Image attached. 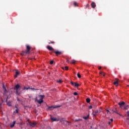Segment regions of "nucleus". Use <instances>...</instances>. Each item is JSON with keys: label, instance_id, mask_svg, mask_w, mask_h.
<instances>
[{"label": "nucleus", "instance_id": "11", "mask_svg": "<svg viewBox=\"0 0 129 129\" xmlns=\"http://www.w3.org/2000/svg\"><path fill=\"white\" fill-rule=\"evenodd\" d=\"M20 88V85L17 84L15 86V89H16V94H18V90H19V89Z\"/></svg>", "mask_w": 129, "mask_h": 129}, {"label": "nucleus", "instance_id": "38", "mask_svg": "<svg viewBox=\"0 0 129 129\" xmlns=\"http://www.w3.org/2000/svg\"><path fill=\"white\" fill-rule=\"evenodd\" d=\"M111 122H112L113 121V119H110Z\"/></svg>", "mask_w": 129, "mask_h": 129}, {"label": "nucleus", "instance_id": "42", "mask_svg": "<svg viewBox=\"0 0 129 129\" xmlns=\"http://www.w3.org/2000/svg\"><path fill=\"white\" fill-rule=\"evenodd\" d=\"M67 63H69V62H70L69 60L68 59V60H67Z\"/></svg>", "mask_w": 129, "mask_h": 129}, {"label": "nucleus", "instance_id": "36", "mask_svg": "<svg viewBox=\"0 0 129 129\" xmlns=\"http://www.w3.org/2000/svg\"><path fill=\"white\" fill-rule=\"evenodd\" d=\"M127 116H129V111L127 112Z\"/></svg>", "mask_w": 129, "mask_h": 129}, {"label": "nucleus", "instance_id": "16", "mask_svg": "<svg viewBox=\"0 0 129 129\" xmlns=\"http://www.w3.org/2000/svg\"><path fill=\"white\" fill-rule=\"evenodd\" d=\"M27 51H23L21 53V56H26V55H27Z\"/></svg>", "mask_w": 129, "mask_h": 129}, {"label": "nucleus", "instance_id": "5", "mask_svg": "<svg viewBox=\"0 0 129 129\" xmlns=\"http://www.w3.org/2000/svg\"><path fill=\"white\" fill-rule=\"evenodd\" d=\"M59 121L61 122V123H66V124H67V123H69V122L67 120H64V118L60 119Z\"/></svg>", "mask_w": 129, "mask_h": 129}, {"label": "nucleus", "instance_id": "4", "mask_svg": "<svg viewBox=\"0 0 129 129\" xmlns=\"http://www.w3.org/2000/svg\"><path fill=\"white\" fill-rule=\"evenodd\" d=\"M40 99L37 101V102L39 103V104H41L43 102V99H44V96H40Z\"/></svg>", "mask_w": 129, "mask_h": 129}, {"label": "nucleus", "instance_id": "22", "mask_svg": "<svg viewBox=\"0 0 129 129\" xmlns=\"http://www.w3.org/2000/svg\"><path fill=\"white\" fill-rule=\"evenodd\" d=\"M128 108H129V105H127L124 107V109H128Z\"/></svg>", "mask_w": 129, "mask_h": 129}, {"label": "nucleus", "instance_id": "15", "mask_svg": "<svg viewBox=\"0 0 129 129\" xmlns=\"http://www.w3.org/2000/svg\"><path fill=\"white\" fill-rule=\"evenodd\" d=\"M15 124H16V121H14L12 124H10V127L13 128L14 126H15Z\"/></svg>", "mask_w": 129, "mask_h": 129}, {"label": "nucleus", "instance_id": "29", "mask_svg": "<svg viewBox=\"0 0 129 129\" xmlns=\"http://www.w3.org/2000/svg\"><path fill=\"white\" fill-rule=\"evenodd\" d=\"M77 76H78V78H81V75L80 74H78Z\"/></svg>", "mask_w": 129, "mask_h": 129}, {"label": "nucleus", "instance_id": "34", "mask_svg": "<svg viewBox=\"0 0 129 129\" xmlns=\"http://www.w3.org/2000/svg\"><path fill=\"white\" fill-rule=\"evenodd\" d=\"M89 108L90 109H91V108H92V106H89Z\"/></svg>", "mask_w": 129, "mask_h": 129}, {"label": "nucleus", "instance_id": "39", "mask_svg": "<svg viewBox=\"0 0 129 129\" xmlns=\"http://www.w3.org/2000/svg\"><path fill=\"white\" fill-rule=\"evenodd\" d=\"M108 123L109 125H110V124H111V121H109V122H108Z\"/></svg>", "mask_w": 129, "mask_h": 129}, {"label": "nucleus", "instance_id": "9", "mask_svg": "<svg viewBox=\"0 0 129 129\" xmlns=\"http://www.w3.org/2000/svg\"><path fill=\"white\" fill-rule=\"evenodd\" d=\"M124 104H125V103L124 102H122L121 103L119 102L118 105H119L120 108L122 107V106H124Z\"/></svg>", "mask_w": 129, "mask_h": 129}, {"label": "nucleus", "instance_id": "20", "mask_svg": "<svg viewBox=\"0 0 129 129\" xmlns=\"http://www.w3.org/2000/svg\"><path fill=\"white\" fill-rule=\"evenodd\" d=\"M86 101H87V103H89V102H90V98H87Z\"/></svg>", "mask_w": 129, "mask_h": 129}, {"label": "nucleus", "instance_id": "23", "mask_svg": "<svg viewBox=\"0 0 129 129\" xmlns=\"http://www.w3.org/2000/svg\"><path fill=\"white\" fill-rule=\"evenodd\" d=\"M111 111L112 113H113V112H115V113H117V114H119V113L117 112V111L112 110Z\"/></svg>", "mask_w": 129, "mask_h": 129}, {"label": "nucleus", "instance_id": "8", "mask_svg": "<svg viewBox=\"0 0 129 129\" xmlns=\"http://www.w3.org/2000/svg\"><path fill=\"white\" fill-rule=\"evenodd\" d=\"M114 85L115 86H118V79H115V82L113 83Z\"/></svg>", "mask_w": 129, "mask_h": 129}, {"label": "nucleus", "instance_id": "24", "mask_svg": "<svg viewBox=\"0 0 129 129\" xmlns=\"http://www.w3.org/2000/svg\"><path fill=\"white\" fill-rule=\"evenodd\" d=\"M88 117H89V115H88V116H87L84 117L83 118H84V119H88Z\"/></svg>", "mask_w": 129, "mask_h": 129}, {"label": "nucleus", "instance_id": "43", "mask_svg": "<svg viewBox=\"0 0 129 129\" xmlns=\"http://www.w3.org/2000/svg\"><path fill=\"white\" fill-rule=\"evenodd\" d=\"M100 69H101V67H100L99 68V70H100Z\"/></svg>", "mask_w": 129, "mask_h": 129}, {"label": "nucleus", "instance_id": "18", "mask_svg": "<svg viewBox=\"0 0 129 129\" xmlns=\"http://www.w3.org/2000/svg\"><path fill=\"white\" fill-rule=\"evenodd\" d=\"M3 90H4V92H7V89H6V87L4 85L3 86Z\"/></svg>", "mask_w": 129, "mask_h": 129}, {"label": "nucleus", "instance_id": "21", "mask_svg": "<svg viewBox=\"0 0 129 129\" xmlns=\"http://www.w3.org/2000/svg\"><path fill=\"white\" fill-rule=\"evenodd\" d=\"M7 105L9 106H12V103H11V102H7Z\"/></svg>", "mask_w": 129, "mask_h": 129}, {"label": "nucleus", "instance_id": "35", "mask_svg": "<svg viewBox=\"0 0 129 129\" xmlns=\"http://www.w3.org/2000/svg\"><path fill=\"white\" fill-rule=\"evenodd\" d=\"M99 73H100V74H101L102 75L103 74V72H100Z\"/></svg>", "mask_w": 129, "mask_h": 129}, {"label": "nucleus", "instance_id": "31", "mask_svg": "<svg viewBox=\"0 0 129 129\" xmlns=\"http://www.w3.org/2000/svg\"><path fill=\"white\" fill-rule=\"evenodd\" d=\"M71 83L72 85H73V86H75V83H74L73 82H71Z\"/></svg>", "mask_w": 129, "mask_h": 129}, {"label": "nucleus", "instance_id": "37", "mask_svg": "<svg viewBox=\"0 0 129 129\" xmlns=\"http://www.w3.org/2000/svg\"><path fill=\"white\" fill-rule=\"evenodd\" d=\"M80 120H82V119H80V118H79V119H78V121H80Z\"/></svg>", "mask_w": 129, "mask_h": 129}, {"label": "nucleus", "instance_id": "14", "mask_svg": "<svg viewBox=\"0 0 129 129\" xmlns=\"http://www.w3.org/2000/svg\"><path fill=\"white\" fill-rule=\"evenodd\" d=\"M19 75H20V72L19 71L16 72V75L14 76L15 78H17V77H18Z\"/></svg>", "mask_w": 129, "mask_h": 129}, {"label": "nucleus", "instance_id": "12", "mask_svg": "<svg viewBox=\"0 0 129 129\" xmlns=\"http://www.w3.org/2000/svg\"><path fill=\"white\" fill-rule=\"evenodd\" d=\"M47 49H48V50H49V51H54V48H53V47L48 45L46 47Z\"/></svg>", "mask_w": 129, "mask_h": 129}, {"label": "nucleus", "instance_id": "27", "mask_svg": "<svg viewBox=\"0 0 129 129\" xmlns=\"http://www.w3.org/2000/svg\"><path fill=\"white\" fill-rule=\"evenodd\" d=\"M62 69H65V70H68V67H65L64 68H62Z\"/></svg>", "mask_w": 129, "mask_h": 129}, {"label": "nucleus", "instance_id": "1", "mask_svg": "<svg viewBox=\"0 0 129 129\" xmlns=\"http://www.w3.org/2000/svg\"><path fill=\"white\" fill-rule=\"evenodd\" d=\"M37 122H28L27 124H29L30 127H34V126H37Z\"/></svg>", "mask_w": 129, "mask_h": 129}, {"label": "nucleus", "instance_id": "6", "mask_svg": "<svg viewBox=\"0 0 129 129\" xmlns=\"http://www.w3.org/2000/svg\"><path fill=\"white\" fill-rule=\"evenodd\" d=\"M50 119H51L52 121H59V118H55L52 116H50Z\"/></svg>", "mask_w": 129, "mask_h": 129}, {"label": "nucleus", "instance_id": "13", "mask_svg": "<svg viewBox=\"0 0 129 129\" xmlns=\"http://www.w3.org/2000/svg\"><path fill=\"white\" fill-rule=\"evenodd\" d=\"M91 6L93 9H95V7H96V4H95V3L92 2L91 4Z\"/></svg>", "mask_w": 129, "mask_h": 129}, {"label": "nucleus", "instance_id": "17", "mask_svg": "<svg viewBox=\"0 0 129 129\" xmlns=\"http://www.w3.org/2000/svg\"><path fill=\"white\" fill-rule=\"evenodd\" d=\"M15 107L16 108V109L15 110V112L16 113H19V108H18L17 106H15Z\"/></svg>", "mask_w": 129, "mask_h": 129}, {"label": "nucleus", "instance_id": "45", "mask_svg": "<svg viewBox=\"0 0 129 129\" xmlns=\"http://www.w3.org/2000/svg\"><path fill=\"white\" fill-rule=\"evenodd\" d=\"M31 89H32V90H35V89H34V88H31Z\"/></svg>", "mask_w": 129, "mask_h": 129}, {"label": "nucleus", "instance_id": "48", "mask_svg": "<svg viewBox=\"0 0 129 129\" xmlns=\"http://www.w3.org/2000/svg\"><path fill=\"white\" fill-rule=\"evenodd\" d=\"M8 101V99H6V102Z\"/></svg>", "mask_w": 129, "mask_h": 129}, {"label": "nucleus", "instance_id": "47", "mask_svg": "<svg viewBox=\"0 0 129 129\" xmlns=\"http://www.w3.org/2000/svg\"><path fill=\"white\" fill-rule=\"evenodd\" d=\"M1 105H2V103L0 102V106H1Z\"/></svg>", "mask_w": 129, "mask_h": 129}, {"label": "nucleus", "instance_id": "10", "mask_svg": "<svg viewBox=\"0 0 129 129\" xmlns=\"http://www.w3.org/2000/svg\"><path fill=\"white\" fill-rule=\"evenodd\" d=\"M98 112H99L98 110H97L95 111H93L92 114L93 115H94V116H96L97 114H98Z\"/></svg>", "mask_w": 129, "mask_h": 129}, {"label": "nucleus", "instance_id": "46", "mask_svg": "<svg viewBox=\"0 0 129 129\" xmlns=\"http://www.w3.org/2000/svg\"><path fill=\"white\" fill-rule=\"evenodd\" d=\"M107 112H109V110H107Z\"/></svg>", "mask_w": 129, "mask_h": 129}, {"label": "nucleus", "instance_id": "32", "mask_svg": "<svg viewBox=\"0 0 129 129\" xmlns=\"http://www.w3.org/2000/svg\"><path fill=\"white\" fill-rule=\"evenodd\" d=\"M74 95H75V96L78 95V93H77V92H75L74 93Z\"/></svg>", "mask_w": 129, "mask_h": 129}, {"label": "nucleus", "instance_id": "30", "mask_svg": "<svg viewBox=\"0 0 129 129\" xmlns=\"http://www.w3.org/2000/svg\"><path fill=\"white\" fill-rule=\"evenodd\" d=\"M74 5L75 7H77V2H74Z\"/></svg>", "mask_w": 129, "mask_h": 129}, {"label": "nucleus", "instance_id": "7", "mask_svg": "<svg viewBox=\"0 0 129 129\" xmlns=\"http://www.w3.org/2000/svg\"><path fill=\"white\" fill-rule=\"evenodd\" d=\"M54 53L56 54V56H59L62 54V51H54Z\"/></svg>", "mask_w": 129, "mask_h": 129}, {"label": "nucleus", "instance_id": "2", "mask_svg": "<svg viewBox=\"0 0 129 129\" xmlns=\"http://www.w3.org/2000/svg\"><path fill=\"white\" fill-rule=\"evenodd\" d=\"M58 107H61V105L51 106L48 107V110H52V109H54V108H58Z\"/></svg>", "mask_w": 129, "mask_h": 129}, {"label": "nucleus", "instance_id": "41", "mask_svg": "<svg viewBox=\"0 0 129 129\" xmlns=\"http://www.w3.org/2000/svg\"><path fill=\"white\" fill-rule=\"evenodd\" d=\"M102 75H103V76H105V74H104V73H103Z\"/></svg>", "mask_w": 129, "mask_h": 129}, {"label": "nucleus", "instance_id": "44", "mask_svg": "<svg viewBox=\"0 0 129 129\" xmlns=\"http://www.w3.org/2000/svg\"><path fill=\"white\" fill-rule=\"evenodd\" d=\"M75 121H78V119H75Z\"/></svg>", "mask_w": 129, "mask_h": 129}, {"label": "nucleus", "instance_id": "49", "mask_svg": "<svg viewBox=\"0 0 129 129\" xmlns=\"http://www.w3.org/2000/svg\"><path fill=\"white\" fill-rule=\"evenodd\" d=\"M29 88H28L27 89H29Z\"/></svg>", "mask_w": 129, "mask_h": 129}, {"label": "nucleus", "instance_id": "25", "mask_svg": "<svg viewBox=\"0 0 129 129\" xmlns=\"http://www.w3.org/2000/svg\"><path fill=\"white\" fill-rule=\"evenodd\" d=\"M75 62H76V60H72V62L71 63V64H75Z\"/></svg>", "mask_w": 129, "mask_h": 129}, {"label": "nucleus", "instance_id": "19", "mask_svg": "<svg viewBox=\"0 0 129 129\" xmlns=\"http://www.w3.org/2000/svg\"><path fill=\"white\" fill-rule=\"evenodd\" d=\"M48 44H55V42L53 41L49 40L48 41Z\"/></svg>", "mask_w": 129, "mask_h": 129}, {"label": "nucleus", "instance_id": "33", "mask_svg": "<svg viewBox=\"0 0 129 129\" xmlns=\"http://www.w3.org/2000/svg\"><path fill=\"white\" fill-rule=\"evenodd\" d=\"M53 63H54V61L51 60V61H50V64H53Z\"/></svg>", "mask_w": 129, "mask_h": 129}, {"label": "nucleus", "instance_id": "26", "mask_svg": "<svg viewBox=\"0 0 129 129\" xmlns=\"http://www.w3.org/2000/svg\"><path fill=\"white\" fill-rule=\"evenodd\" d=\"M75 87H78V86H79V84H77L76 83H75Z\"/></svg>", "mask_w": 129, "mask_h": 129}, {"label": "nucleus", "instance_id": "3", "mask_svg": "<svg viewBox=\"0 0 129 129\" xmlns=\"http://www.w3.org/2000/svg\"><path fill=\"white\" fill-rule=\"evenodd\" d=\"M26 49H27V51H26V53L27 54H30V53H31V46H30V45H27L26 46Z\"/></svg>", "mask_w": 129, "mask_h": 129}, {"label": "nucleus", "instance_id": "40", "mask_svg": "<svg viewBox=\"0 0 129 129\" xmlns=\"http://www.w3.org/2000/svg\"><path fill=\"white\" fill-rule=\"evenodd\" d=\"M87 8H88L89 7V4H87V6H86Z\"/></svg>", "mask_w": 129, "mask_h": 129}, {"label": "nucleus", "instance_id": "28", "mask_svg": "<svg viewBox=\"0 0 129 129\" xmlns=\"http://www.w3.org/2000/svg\"><path fill=\"white\" fill-rule=\"evenodd\" d=\"M57 82L58 83H62V80H59L58 81H57Z\"/></svg>", "mask_w": 129, "mask_h": 129}]
</instances>
